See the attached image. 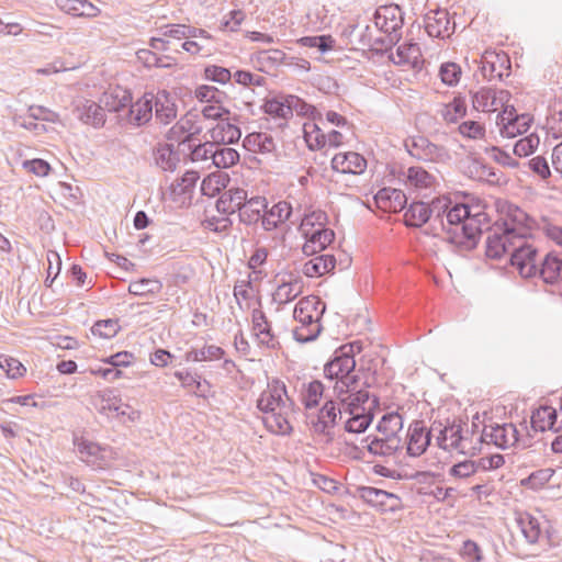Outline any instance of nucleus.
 Here are the masks:
<instances>
[{"instance_id": "36", "label": "nucleus", "mask_w": 562, "mask_h": 562, "mask_svg": "<svg viewBox=\"0 0 562 562\" xmlns=\"http://www.w3.org/2000/svg\"><path fill=\"white\" fill-rule=\"evenodd\" d=\"M132 100L133 97L130 90L116 89L111 93H104L101 101L109 112L125 113Z\"/></svg>"}, {"instance_id": "51", "label": "nucleus", "mask_w": 562, "mask_h": 562, "mask_svg": "<svg viewBox=\"0 0 562 562\" xmlns=\"http://www.w3.org/2000/svg\"><path fill=\"white\" fill-rule=\"evenodd\" d=\"M403 428V419L398 413H386L380 419L376 429L383 435L397 434Z\"/></svg>"}, {"instance_id": "54", "label": "nucleus", "mask_w": 562, "mask_h": 562, "mask_svg": "<svg viewBox=\"0 0 562 562\" xmlns=\"http://www.w3.org/2000/svg\"><path fill=\"white\" fill-rule=\"evenodd\" d=\"M98 396L101 400L100 406L97 407L100 414H106L108 412H119V409L122 407V401L113 390H103L99 392Z\"/></svg>"}, {"instance_id": "16", "label": "nucleus", "mask_w": 562, "mask_h": 562, "mask_svg": "<svg viewBox=\"0 0 562 562\" xmlns=\"http://www.w3.org/2000/svg\"><path fill=\"white\" fill-rule=\"evenodd\" d=\"M154 99L155 95L153 93H145L135 102L132 100L125 114L120 115V121H124L135 127L146 125L153 117Z\"/></svg>"}, {"instance_id": "26", "label": "nucleus", "mask_w": 562, "mask_h": 562, "mask_svg": "<svg viewBox=\"0 0 562 562\" xmlns=\"http://www.w3.org/2000/svg\"><path fill=\"white\" fill-rule=\"evenodd\" d=\"M180 151L173 144H158L154 149L156 165L165 171H175L180 162Z\"/></svg>"}, {"instance_id": "27", "label": "nucleus", "mask_w": 562, "mask_h": 562, "mask_svg": "<svg viewBox=\"0 0 562 562\" xmlns=\"http://www.w3.org/2000/svg\"><path fill=\"white\" fill-rule=\"evenodd\" d=\"M178 148L182 153L189 151V157L192 161L207 160L212 157L213 148H215L214 142L206 140L205 143L195 144L193 142V135L189 134L183 140L179 142Z\"/></svg>"}, {"instance_id": "22", "label": "nucleus", "mask_w": 562, "mask_h": 562, "mask_svg": "<svg viewBox=\"0 0 562 562\" xmlns=\"http://www.w3.org/2000/svg\"><path fill=\"white\" fill-rule=\"evenodd\" d=\"M328 384L323 383L319 380H313L307 384L303 385L301 391V401L305 409L316 408L322 398L326 400V394H329V390H333V384L327 380Z\"/></svg>"}, {"instance_id": "44", "label": "nucleus", "mask_w": 562, "mask_h": 562, "mask_svg": "<svg viewBox=\"0 0 562 562\" xmlns=\"http://www.w3.org/2000/svg\"><path fill=\"white\" fill-rule=\"evenodd\" d=\"M225 355V350L215 345H206L201 349L192 348L186 352L184 359L186 361H212L218 360L223 358Z\"/></svg>"}, {"instance_id": "49", "label": "nucleus", "mask_w": 562, "mask_h": 562, "mask_svg": "<svg viewBox=\"0 0 562 562\" xmlns=\"http://www.w3.org/2000/svg\"><path fill=\"white\" fill-rule=\"evenodd\" d=\"M121 327L119 325L117 318H108L97 321L91 327V333L94 336H99L101 338H113L120 331Z\"/></svg>"}, {"instance_id": "12", "label": "nucleus", "mask_w": 562, "mask_h": 562, "mask_svg": "<svg viewBox=\"0 0 562 562\" xmlns=\"http://www.w3.org/2000/svg\"><path fill=\"white\" fill-rule=\"evenodd\" d=\"M77 449L81 456V460L94 470H105L110 468L113 459L111 447L82 439L77 443Z\"/></svg>"}, {"instance_id": "25", "label": "nucleus", "mask_w": 562, "mask_h": 562, "mask_svg": "<svg viewBox=\"0 0 562 562\" xmlns=\"http://www.w3.org/2000/svg\"><path fill=\"white\" fill-rule=\"evenodd\" d=\"M396 57L392 60L397 65H409L415 70H420L424 64L420 47L417 43L408 42L400 45L396 49Z\"/></svg>"}, {"instance_id": "21", "label": "nucleus", "mask_w": 562, "mask_h": 562, "mask_svg": "<svg viewBox=\"0 0 562 562\" xmlns=\"http://www.w3.org/2000/svg\"><path fill=\"white\" fill-rule=\"evenodd\" d=\"M75 116L82 123L100 128L105 123L104 109L92 100H83L76 104Z\"/></svg>"}, {"instance_id": "5", "label": "nucleus", "mask_w": 562, "mask_h": 562, "mask_svg": "<svg viewBox=\"0 0 562 562\" xmlns=\"http://www.w3.org/2000/svg\"><path fill=\"white\" fill-rule=\"evenodd\" d=\"M344 408L340 402L333 394H326V400L323 406L316 414L308 415L310 424L314 432L325 436L327 441L334 439V427L337 425L338 419L341 418Z\"/></svg>"}, {"instance_id": "15", "label": "nucleus", "mask_w": 562, "mask_h": 562, "mask_svg": "<svg viewBox=\"0 0 562 562\" xmlns=\"http://www.w3.org/2000/svg\"><path fill=\"white\" fill-rule=\"evenodd\" d=\"M497 120L501 134L508 138L526 133L532 123V117L529 114H517L515 108L508 105L498 114Z\"/></svg>"}, {"instance_id": "7", "label": "nucleus", "mask_w": 562, "mask_h": 562, "mask_svg": "<svg viewBox=\"0 0 562 562\" xmlns=\"http://www.w3.org/2000/svg\"><path fill=\"white\" fill-rule=\"evenodd\" d=\"M537 249L527 241V238L515 240L514 245L508 246L505 254H509V262L517 268L522 277L530 278L537 276Z\"/></svg>"}, {"instance_id": "20", "label": "nucleus", "mask_w": 562, "mask_h": 562, "mask_svg": "<svg viewBox=\"0 0 562 562\" xmlns=\"http://www.w3.org/2000/svg\"><path fill=\"white\" fill-rule=\"evenodd\" d=\"M537 274L547 284H562V250L547 252L540 261Z\"/></svg>"}, {"instance_id": "18", "label": "nucleus", "mask_w": 562, "mask_h": 562, "mask_svg": "<svg viewBox=\"0 0 562 562\" xmlns=\"http://www.w3.org/2000/svg\"><path fill=\"white\" fill-rule=\"evenodd\" d=\"M480 440L484 442H492L501 449H506L510 446L519 445V431L512 423L503 425L496 424L495 426H491L490 432L485 427Z\"/></svg>"}, {"instance_id": "56", "label": "nucleus", "mask_w": 562, "mask_h": 562, "mask_svg": "<svg viewBox=\"0 0 562 562\" xmlns=\"http://www.w3.org/2000/svg\"><path fill=\"white\" fill-rule=\"evenodd\" d=\"M540 139L537 134H530L520 138L514 145V154L519 157L531 155L539 146Z\"/></svg>"}, {"instance_id": "24", "label": "nucleus", "mask_w": 562, "mask_h": 562, "mask_svg": "<svg viewBox=\"0 0 562 562\" xmlns=\"http://www.w3.org/2000/svg\"><path fill=\"white\" fill-rule=\"evenodd\" d=\"M374 200L380 207L390 209L393 212H401L407 204L405 193L400 189L385 187L380 189Z\"/></svg>"}, {"instance_id": "52", "label": "nucleus", "mask_w": 562, "mask_h": 562, "mask_svg": "<svg viewBox=\"0 0 562 562\" xmlns=\"http://www.w3.org/2000/svg\"><path fill=\"white\" fill-rule=\"evenodd\" d=\"M472 106L475 111L483 112H492L493 111V102L490 99H493V89L483 87L480 90L472 92Z\"/></svg>"}, {"instance_id": "42", "label": "nucleus", "mask_w": 562, "mask_h": 562, "mask_svg": "<svg viewBox=\"0 0 562 562\" xmlns=\"http://www.w3.org/2000/svg\"><path fill=\"white\" fill-rule=\"evenodd\" d=\"M173 375L180 381L181 386L184 389L194 387V394L205 397V392L211 387L209 381H201V376L192 374L189 370L176 371Z\"/></svg>"}, {"instance_id": "46", "label": "nucleus", "mask_w": 562, "mask_h": 562, "mask_svg": "<svg viewBox=\"0 0 562 562\" xmlns=\"http://www.w3.org/2000/svg\"><path fill=\"white\" fill-rule=\"evenodd\" d=\"M136 58L140 64H143L144 67L148 69L153 67L169 69L172 67L171 63H164L166 59H171L170 56H159L156 52L149 48L138 49L136 52Z\"/></svg>"}, {"instance_id": "17", "label": "nucleus", "mask_w": 562, "mask_h": 562, "mask_svg": "<svg viewBox=\"0 0 562 562\" xmlns=\"http://www.w3.org/2000/svg\"><path fill=\"white\" fill-rule=\"evenodd\" d=\"M424 22L425 31L430 37H450L456 30V23L451 21L449 12L446 9L428 12L424 18Z\"/></svg>"}, {"instance_id": "1", "label": "nucleus", "mask_w": 562, "mask_h": 562, "mask_svg": "<svg viewBox=\"0 0 562 562\" xmlns=\"http://www.w3.org/2000/svg\"><path fill=\"white\" fill-rule=\"evenodd\" d=\"M437 201L441 202L442 209L436 225L446 233L445 239L461 251L473 250L479 244L487 214L482 211L472 213L468 204L454 203L446 198H437Z\"/></svg>"}, {"instance_id": "9", "label": "nucleus", "mask_w": 562, "mask_h": 562, "mask_svg": "<svg viewBox=\"0 0 562 562\" xmlns=\"http://www.w3.org/2000/svg\"><path fill=\"white\" fill-rule=\"evenodd\" d=\"M375 25L383 33L390 34L389 43L394 45L401 37V29L404 24V12L397 4L380 7L374 14Z\"/></svg>"}, {"instance_id": "40", "label": "nucleus", "mask_w": 562, "mask_h": 562, "mask_svg": "<svg viewBox=\"0 0 562 562\" xmlns=\"http://www.w3.org/2000/svg\"><path fill=\"white\" fill-rule=\"evenodd\" d=\"M291 215V207L286 202L274 204L262 217L261 225L265 231L276 229L280 223L286 221Z\"/></svg>"}, {"instance_id": "4", "label": "nucleus", "mask_w": 562, "mask_h": 562, "mask_svg": "<svg viewBox=\"0 0 562 562\" xmlns=\"http://www.w3.org/2000/svg\"><path fill=\"white\" fill-rule=\"evenodd\" d=\"M362 351V342L355 340L338 347L324 366V376L328 381H335V391L339 395L348 387L358 385L360 379L356 373V355ZM361 372V369L358 370Z\"/></svg>"}, {"instance_id": "13", "label": "nucleus", "mask_w": 562, "mask_h": 562, "mask_svg": "<svg viewBox=\"0 0 562 562\" xmlns=\"http://www.w3.org/2000/svg\"><path fill=\"white\" fill-rule=\"evenodd\" d=\"M375 378L372 376H366L363 382H358V385L355 387H348L347 391H344L341 395L336 393L335 391V384H333V393L336 396V398L340 402L344 409H350V408H357L359 411L367 409L364 405L370 400V392L368 391L369 387H371L374 383ZM330 383H335V381H329Z\"/></svg>"}, {"instance_id": "37", "label": "nucleus", "mask_w": 562, "mask_h": 562, "mask_svg": "<svg viewBox=\"0 0 562 562\" xmlns=\"http://www.w3.org/2000/svg\"><path fill=\"white\" fill-rule=\"evenodd\" d=\"M326 311V304L319 297L311 295L301 299L293 311L294 319H305L308 316H314L317 312H322L324 315Z\"/></svg>"}, {"instance_id": "19", "label": "nucleus", "mask_w": 562, "mask_h": 562, "mask_svg": "<svg viewBox=\"0 0 562 562\" xmlns=\"http://www.w3.org/2000/svg\"><path fill=\"white\" fill-rule=\"evenodd\" d=\"M431 430H428L424 420H414L407 431L406 453L409 457H419L426 452L431 442Z\"/></svg>"}, {"instance_id": "2", "label": "nucleus", "mask_w": 562, "mask_h": 562, "mask_svg": "<svg viewBox=\"0 0 562 562\" xmlns=\"http://www.w3.org/2000/svg\"><path fill=\"white\" fill-rule=\"evenodd\" d=\"M533 218L515 204H508L504 216L498 220L486 238V256L491 259H501L509 245L515 240L531 235Z\"/></svg>"}, {"instance_id": "60", "label": "nucleus", "mask_w": 562, "mask_h": 562, "mask_svg": "<svg viewBox=\"0 0 562 562\" xmlns=\"http://www.w3.org/2000/svg\"><path fill=\"white\" fill-rule=\"evenodd\" d=\"M232 72L228 68L217 66V65H207L204 68V79L217 82V83H226L231 80Z\"/></svg>"}, {"instance_id": "39", "label": "nucleus", "mask_w": 562, "mask_h": 562, "mask_svg": "<svg viewBox=\"0 0 562 562\" xmlns=\"http://www.w3.org/2000/svg\"><path fill=\"white\" fill-rule=\"evenodd\" d=\"M516 522L528 543L535 544L538 542L541 535V525L536 517L522 513L518 515Z\"/></svg>"}, {"instance_id": "28", "label": "nucleus", "mask_w": 562, "mask_h": 562, "mask_svg": "<svg viewBox=\"0 0 562 562\" xmlns=\"http://www.w3.org/2000/svg\"><path fill=\"white\" fill-rule=\"evenodd\" d=\"M288 95L289 94L285 93H279L272 98H266L261 105L262 112L273 119H281L288 122L291 119Z\"/></svg>"}, {"instance_id": "50", "label": "nucleus", "mask_w": 562, "mask_h": 562, "mask_svg": "<svg viewBox=\"0 0 562 562\" xmlns=\"http://www.w3.org/2000/svg\"><path fill=\"white\" fill-rule=\"evenodd\" d=\"M300 44L306 47L317 48L321 53L333 50L336 44L334 37L329 34L304 36L300 40Z\"/></svg>"}, {"instance_id": "10", "label": "nucleus", "mask_w": 562, "mask_h": 562, "mask_svg": "<svg viewBox=\"0 0 562 562\" xmlns=\"http://www.w3.org/2000/svg\"><path fill=\"white\" fill-rule=\"evenodd\" d=\"M326 220V213L313 212L306 215L301 224L303 235L315 240L318 249H326L335 240V232L323 225Z\"/></svg>"}, {"instance_id": "23", "label": "nucleus", "mask_w": 562, "mask_h": 562, "mask_svg": "<svg viewBox=\"0 0 562 562\" xmlns=\"http://www.w3.org/2000/svg\"><path fill=\"white\" fill-rule=\"evenodd\" d=\"M247 199V191L240 188H233L224 191L216 200L215 206L218 213L231 215L239 213L244 202Z\"/></svg>"}, {"instance_id": "43", "label": "nucleus", "mask_w": 562, "mask_h": 562, "mask_svg": "<svg viewBox=\"0 0 562 562\" xmlns=\"http://www.w3.org/2000/svg\"><path fill=\"white\" fill-rule=\"evenodd\" d=\"M239 153L231 147L215 145L212 151V164L217 168H229L239 161Z\"/></svg>"}, {"instance_id": "61", "label": "nucleus", "mask_w": 562, "mask_h": 562, "mask_svg": "<svg viewBox=\"0 0 562 562\" xmlns=\"http://www.w3.org/2000/svg\"><path fill=\"white\" fill-rule=\"evenodd\" d=\"M363 441L367 442V449L371 454L383 457L392 456V447L385 442V438L368 436Z\"/></svg>"}, {"instance_id": "57", "label": "nucleus", "mask_w": 562, "mask_h": 562, "mask_svg": "<svg viewBox=\"0 0 562 562\" xmlns=\"http://www.w3.org/2000/svg\"><path fill=\"white\" fill-rule=\"evenodd\" d=\"M323 329L322 325H299L293 330V338L301 344L314 341L318 338Z\"/></svg>"}, {"instance_id": "38", "label": "nucleus", "mask_w": 562, "mask_h": 562, "mask_svg": "<svg viewBox=\"0 0 562 562\" xmlns=\"http://www.w3.org/2000/svg\"><path fill=\"white\" fill-rule=\"evenodd\" d=\"M155 115L162 124H169L177 116V106L169 101V93L161 91L154 99Z\"/></svg>"}, {"instance_id": "47", "label": "nucleus", "mask_w": 562, "mask_h": 562, "mask_svg": "<svg viewBox=\"0 0 562 562\" xmlns=\"http://www.w3.org/2000/svg\"><path fill=\"white\" fill-rule=\"evenodd\" d=\"M194 97L200 102L215 103V104H222L225 102V100L228 99V95L224 91L218 90L214 86H207V85L198 86L194 90Z\"/></svg>"}, {"instance_id": "33", "label": "nucleus", "mask_w": 562, "mask_h": 562, "mask_svg": "<svg viewBox=\"0 0 562 562\" xmlns=\"http://www.w3.org/2000/svg\"><path fill=\"white\" fill-rule=\"evenodd\" d=\"M268 203L263 196H252L249 200L246 199L241 209L239 210V221L246 225H252L257 223L261 216V211L267 207Z\"/></svg>"}, {"instance_id": "32", "label": "nucleus", "mask_w": 562, "mask_h": 562, "mask_svg": "<svg viewBox=\"0 0 562 562\" xmlns=\"http://www.w3.org/2000/svg\"><path fill=\"white\" fill-rule=\"evenodd\" d=\"M243 146L248 151L260 154H269L276 150L273 137L263 132L248 134L243 140Z\"/></svg>"}, {"instance_id": "48", "label": "nucleus", "mask_w": 562, "mask_h": 562, "mask_svg": "<svg viewBox=\"0 0 562 562\" xmlns=\"http://www.w3.org/2000/svg\"><path fill=\"white\" fill-rule=\"evenodd\" d=\"M199 178L200 176L198 171H186L181 178H179L176 182L171 183V192L176 195H182L190 192L195 187Z\"/></svg>"}, {"instance_id": "55", "label": "nucleus", "mask_w": 562, "mask_h": 562, "mask_svg": "<svg viewBox=\"0 0 562 562\" xmlns=\"http://www.w3.org/2000/svg\"><path fill=\"white\" fill-rule=\"evenodd\" d=\"M288 100H289V108H290V112H291V116L293 115V112L295 111L297 113V115H301V116H308V117H312L313 120H316V108L310 103H307L306 101H304L303 99H301L300 97L297 95H294V94H289L288 95Z\"/></svg>"}, {"instance_id": "31", "label": "nucleus", "mask_w": 562, "mask_h": 562, "mask_svg": "<svg viewBox=\"0 0 562 562\" xmlns=\"http://www.w3.org/2000/svg\"><path fill=\"white\" fill-rule=\"evenodd\" d=\"M58 8L74 16L94 18L99 15L100 9L88 0H57Z\"/></svg>"}, {"instance_id": "58", "label": "nucleus", "mask_w": 562, "mask_h": 562, "mask_svg": "<svg viewBox=\"0 0 562 562\" xmlns=\"http://www.w3.org/2000/svg\"><path fill=\"white\" fill-rule=\"evenodd\" d=\"M553 473L554 471L552 469H540L532 472L528 477L522 480L521 483L532 490H538L550 481Z\"/></svg>"}, {"instance_id": "35", "label": "nucleus", "mask_w": 562, "mask_h": 562, "mask_svg": "<svg viewBox=\"0 0 562 562\" xmlns=\"http://www.w3.org/2000/svg\"><path fill=\"white\" fill-rule=\"evenodd\" d=\"M558 419V412L551 406H540L532 411L531 427L536 431H546L552 429Z\"/></svg>"}, {"instance_id": "14", "label": "nucleus", "mask_w": 562, "mask_h": 562, "mask_svg": "<svg viewBox=\"0 0 562 562\" xmlns=\"http://www.w3.org/2000/svg\"><path fill=\"white\" fill-rule=\"evenodd\" d=\"M510 71L512 65L506 53L486 50L483 54L481 59V72L485 79H498L503 81L504 78L509 77Z\"/></svg>"}, {"instance_id": "62", "label": "nucleus", "mask_w": 562, "mask_h": 562, "mask_svg": "<svg viewBox=\"0 0 562 562\" xmlns=\"http://www.w3.org/2000/svg\"><path fill=\"white\" fill-rule=\"evenodd\" d=\"M459 133L470 139L483 138L485 135V127L481 123L470 120L462 122L458 127Z\"/></svg>"}, {"instance_id": "53", "label": "nucleus", "mask_w": 562, "mask_h": 562, "mask_svg": "<svg viewBox=\"0 0 562 562\" xmlns=\"http://www.w3.org/2000/svg\"><path fill=\"white\" fill-rule=\"evenodd\" d=\"M461 75V67L457 63L447 61L440 65L439 77L446 86H457L460 81Z\"/></svg>"}, {"instance_id": "41", "label": "nucleus", "mask_w": 562, "mask_h": 562, "mask_svg": "<svg viewBox=\"0 0 562 562\" xmlns=\"http://www.w3.org/2000/svg\"><path fill=\"white\" fill-rule=\"evenodd\" d=\"M162 290V283L158 279L142 278L132 281L128 285V293L135 296H153Z\"/></svg>"}, {"instance_id": "11", "label": "nucleus", "mask_w": 562, "mask_h": 562, "mask_svg": "<svg viewBox=\"0 0 562 562\" xmlns=\"http://www.w3.org/2000/svg\"><path fill=\"white\" fill-rule=\"evenodd\" d=\"M440 201L434 199L430 204L422 201H413L404 214V223L409 227H422L428 221L432 222L434 228L436 227L437 220L439 218L440 209H442Z\"/></svg>"}, {"instance_id": "8", "label": "nucleus", "mask_w": 562, "mask_h": 562, "mask_svg": "<svg viewBox=\"0 0 562 562\" xmlns=\"http://www.w3.org/2000/svg\"><path fill=\"white\" fill-rule=\"evenodd\" d=\"M409 155L423 161L447 162L450 160L449 150L442 146L430 142L423 135L412 136L404 143Z\"/></svg>"}, {"instance_id": "45", "label": "nucleus", "mask_w": 562, "mask_h": 562, "mask_svg": "<svg viewBox=\"0 0 562 562\" xmlns=\"http://www.w3.org/2000/svg\"><path fill=\"white\" fill-rule=\"evenodd\" d=\"M467 110L465 97L458 93L448 104H446V110L442 113V116L448 123H457L460 119L467 115Z\"/></svg>"}, {"instance_id": "6", "label": "nucleus", "mask_w": 562, "mask_h": 562, "mask_svg": "<svg viewBox=\"0 0 562 562\" xmlns=\"http://www.w3.org/2000/svg\"><path fill=\"white\" fill-rule=\"evenodd\" d=\"M353 496L359 497L381 513H395L403 508L400 496L373 486H357Z\"/></svg>"}, {"instance_id": "59", "label": "nucleus", "mask_w": 562, "mask_h": 562, "mask_svg": "<svg viewBox=\"0 0 562 562\" xmlns=\"http://www.w3.org/2000/svg\"><path fill=\"white\" fill-rule=\"evenodd\" d=\"M407 180L417 188H428L431 186L432 176L422 167H409Z\"/></svg>"}, {"instance_id": "29", "label": "nucleus", "mask_w": 562, "mask_h": 562, "mask_svg": "<svg viewBox=\"0 0 562 562\" xmlns=\"http://www.w3.org/2000/svg\"><path fill=\"white\" fill-rule=\"evenodd\" d=\"M210 134L211 142H214V145L235 144L241 137V131L238 126L223 120L210 131Z\"/></svg>"}, {"instance_id": "3", "label": "nucleus", "mask_w": 562, "mask_h": 562, "mask_svg": "<svg viewBox=\"0 0 562 562\" xmlns=\"http://www.w3.org/2000/svg\"><path fill=\"white\" fill-rule=\"evenodd\" d=\"M293 405V401L288 396L285 384L279 379H273L257 400V408L265 414H270L263 418L266 428L277 435L292 432L293 427L286 415Z\"/></svg>"}, {"instance_id": "30", "label": "nucleus", "mask_w": 562, "mask_h": 562, "mask_svg": "<svg viewBox=\"0 0 562 562\" xmlns=\"http://www.w3.org/2000/svg\"><path fill=\"white\" fill-rule=\"evenodd\" d=\"M335 267L336 258L334 255H319L304 263L303 273L308 278L321 277L333 271Z\"/></svg>"}, {"instance_id": "34", "label": "nucleus", "mask_w": 562, "mask_h": 562, "mask_svg": "<svg viewBox=\"0 0 562 562\" xmlns=\"http://www.w3.org/2000/svg\"><path fill=\"white\" fill-rule=\"evenodd\" d=\"M345 413H348L350 417L347 419L345 424V430L347 432L361 434L364 432L373 419V413L371 408L368 409H344Z\"/></svg>"}, {"instance_id": "63", "label": "nucleus", "mask_w": 562, "mask_h": 562, "mask_svg": "<svg viewBox=\"0 0 562 562\" xmlns=\"http://www.w3.org/2000/svg\"><path fill=\"white\" fill-rule=\"evenodd\" d=\"M463 425L467 426L468 423L461 419H453L452 424L447 426L451 439L450 447L454 449H460L461 451H463L464 449L463 441L467 439L463 436Z\"/></svg>"}, {"instance_id": "64", "label": "nucleus", "mask_w": 562, "mask_h": 562, "mask_svg": "<svg viewBox=\"0 0 562 562\" xmlns=\"http://www.w3.org/2000/svg\"><path fill=\"white\" fill-rule=\"evenodd\" d=\"M0 368L12 379L22 376L26 371L25 367L18 359L12 357H0Z\"/></svg>"}]
</instances>
